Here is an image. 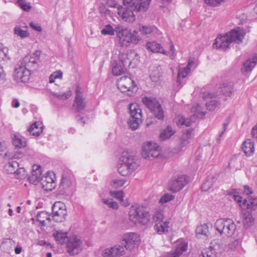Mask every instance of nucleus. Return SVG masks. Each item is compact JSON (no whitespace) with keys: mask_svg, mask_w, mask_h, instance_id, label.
<instances>
[{"mask_svg":"<svg viewBox=\"0 0 257 257\" xmlns=\"http://www.w3.org/2000/svg\"><path fill=\"white\" fill-rule=\"evenodd\" d=\"M194 136V130L193 129H187L183 134L181 142L178 146H176V150L181 151L184 150L186 146L190 143L189 140Z\"/></svg>","mask_w":257,"mask_h":257,"instance_id":"22","label":"nucleus"},{"mask_svg":"<svg viewBox=\"0 0 257 257\" xmlns=\"http://www.w3.org/2000/svg\"><path fill=\"white\" fill-rule=\"evenodd\" d=\"M53 235L56 240L61 244H64L66 239L69 238L67 236V232H63L62 231H57L56 233H54Z\"/></svg>","mask_w":257,"mask_h":257,"instance_id":"43","label":"nucleus"},{"mask_svg":"<svg viewBox=\"0 0 257 257\" xmlns=\"http://www.w3.org/2000/svg\"><path fill=\"white\" fill-rule=\"evenodd\" d=\"M41 175V167L39 165H35L33 166L32 174L28 178V179L31 183L37 184L38 182H40L42 178Z\"/></svg>","mask_w":257,"mask_h":257,"instance_id":"23","label":"nucleus"},{"mask_svg":"<svg viewBox=\"0 0 257 257\" xmlns=\"http://www.w3.org/2000/svg\"><path fill=\"white\" fill-rule=\"evenodd\" d=\"M174 198V196L169 193L164 194L160 199V202L162 203H167Z\"/></svg>","mask_w":257,"mask_h":257,"instance_id":"56","label":"nucleus"},{"mask_svg":"<svg viewBox=\"0 0 257 257\" xmlns=\"http://www.w3.org/2000/svg\"><path fill=\"white\" fill-rule=\"evenodd\" d=\"M125 181L122 179H114L112 180L111 186L115 188L121 187L124 184Z\"/></svg>","mask_w":257,"mask_h":257,"instance_id":"57","label":"nucleus"},{"mask_svg":"<svg viewBox=\"0 0 257 257\" xmlns=\"http://www.w3.org/2000/svg\"><path fill=\"white\" fill-rule=\"evenodd\" d=\"M53 219L57 222H61L65 219L67 210L65 205L60 201L55 202L52 206Z\"/></svg>","mask_w":257,"mask_h":257,"instance_id":"14","label":"nucleus"},{"mask_svg":"<svg viewBox=\"0 0 257 257\" xmlns=\"http://www.w3.org/2000/svg\"><path fill=\"white\" fill-rule=\"evenodd\" d=\"M189 72L190 70L186 67L179 68L178 73L177 83H180V78H185Z\"/></svg>","mask_w":257,"mask_h":257,"instance_id":"46","label":"nucleus"},{"mask_svg":"<svg viewBox=\"0 0 257 257\" xmlns=\"http://www.w3.org/2000/svg\"><path fill=\"white\" fill-rule=\"evenodd\" d=\"M6 76V74L4 71L3 67L0 65V81H3Z\"/></svg>","mask_w":257,"mask_h":257,"instance_id":"64","label":"nucleus"},{"mask_svg":"<svg viewBox=\"0 0 257 257\" xmlns=\"http://www.w3.org/2000/svg\"><path fill=\"white\" fill-rule=\"evenodd\" d=\"M227 125H228V123H224L223 124V129H222V131L220 133V134H219V135L218 136V137L217 139V143H220V142L221 141V139H222V138H221L222 136L223 135V134L224 133V132H225V131H226V130L227 128Z\"/></svg>","mask_w":257,"mask_h":257,"instance_id":"61","label":"nucleus"},{"mask_svg":"<svg viewBox=\"0 0 257 257\" xmlns=\"http://www.w3.org/2000/svg\"><path fill=\"white\" fill-rule=\"evenodd\" d=\"M14 33L21 38H25L29 36L30 34L27 30H22L20 26H16L14 28Z\"/></svg>","mask_w":257,"mask_h":257,"instance_id":"45","label":"nucleus"},{"mask_svg":"<svg viewBox=\"0 0 257 257\" xmlns=\"http://www.w3.org/2000/svg\"><path fill=\"white\" fill-rule=\"evenodd\" d=\"M114 32L115 31L112 26L108 24L101 30V33L104 35H108L111 36L114 35Z\"/></svg>","mask_w":257,"mask_h":257,"instance_id":"48","label":"nucleus"},{"mask_svg":"<svg viewBox=\"0 0 257 257\" xmlns=\"http://www.w3.org/2000/svg\"><path fill=\"white\" fill-rule=\"evenodd\" d=\"M225 0H204L207 5L212 7H218Z\"/></svg>","mask_w":257,"mask_h":257,"instance_id":"54","label":"nucleus"},{"mask_svg":"<svg viewBox=\"0 0 257 257\" xmlns=\"http://www.w3.org/2000/svg\"><path fill=\"white\" fill-rule=\"evenodd\" d=\"M243 223L245 228H248L253 224L254 219L250 211H246L244 213Z\"/></svg>","mask_w":257,"mask_h":257,"instance_id":"39","label":"nucleus"},{"mask_svg":"<svg viewBox=\"0 0 257 257\" xmlns=\"http://www.w3.org/2000/svg\"><path fill=\"white\" fill-rule=\"evenodd\" d=\"M245 35V31L240 28L231 30L229 33L226 34L231 43L234 42L238 44L242 42Z\"/></svg>","mask_w":257,"mask_h":257,"instance_id":"18","label":"nucleus"},{"mask_svg":"<svg viewBox=\"0 0 257 257\" xmlns=\"http://www.w3.org/2000/svg\"><path fill=\"white\" fill-rule=\"evenodd\" d=\"M216 179L213 175L208 176L203 182L201 188L203 191H207L215 182Z\"/></svg>","mask_w":257,"mask_h":257,"instance_id":"36","label":"nucleus"},{"mask_svg":"<svg viewBox=\"0 0 257 257\" xmlns=\"http://www.w3.org/2000/svg\"><path fill=\"white\" fill-rule=\"evenodd\" d=\"M125 246L121 244L116 245L110 248L105 249L103 253V257H117L123 255L125 253Z\"/></svg>","mask_w":257,"mask_h":257,"instance_id":"20","label":"nucleus"},{"mask_svg":"<svg viewBox=\"0 0 257 257\" xmlns=\"http://www.w3.org/2000/svg\"><path fill=\"white\" fill-rule=\"evenodd\" d=\"M242 149L246 156H250L254 151V143L250 140H247L243 143Z\"/></svg>","mask_w":257,"mask_h":257,"instance_id":"33","label":"nucleus"},{"mask_svg":"<svg viewBox=\"0 0 257 257\" xmlns=\"http://www.w3.org/2000/svg\"><path fill=\"white\" fill-rule=\"evenodd\" d=\"M187 243L182 242L178 245L175 250L172 253H169L167 257H179L184 251L187 250Z\"/></svg>","mask_w":257,"mask_h":257,"instance_id":"31","label":"nucleus"},{"mask_svg":"<svg viewBox=\"0 0 257 257\" xmlns=\"http://www.w3.org/2000/svg\"><path fill=\"white\" fill-rule=\"evenodd\" d=\"M31 75V72L20 63L16 66L14 71L13 77L18 83L28 82Z\"/></svg>","mask_w":257,"mask_h":257,"instance_id":"11","label":"nucleus"},{"mask_svg":"<svg viewBox=\"0 0 257 257\" xmlns=\"http://www.w3.org/2000/svg\"><path fill=\"white\" fill-rule=\"evenodd\" d=\"M102 200L103 202L109 207L113 209H117L118 207L117 203L112 199H103Z\"/></svg>","mask_w":257,"mask_h":257,"instance_id":"52","label":"nucleus"},{"mask_svg":"<svg viewBox=\"0 0 257 257\" xmlns=\"http://www.w3.org/2000/svg\"><path fill=\"white\" fill-rule=\"evenodd\" d=\"M140 241L139 236L137 233L129 232L123 235L120 244L124 245L126 249L130 250L135 246H138Z\"/></svg>","mask_w":257,"mask_h":257,"instance_id":"15","label":"nucleus"},{"mask_svg":"<svg viewBox=\"0 0 257 257\" xmlns=\"http://www.w3.org/2000/svg\"><path fill=\"white\" fill-rule=\"evenodd\" d=\"M151 0H123V7L118 8L117 14L122 20L133 23L135 20L134 12L147 11Z\"/></svg>","mask_w":257,"mask_h":257,"instance_id":"1","label":"nucleus"},{"mask_svg":"<svg viewBox=\"0 0 257 257\" xmlns=\"http://www.w3.org/2000/svg\"><path fill=\"white\" fill-rule=\"evenodd\" d=\"M175 132L173 130L172 127L170 125H168L160 135V139L161 141H165L170 138L174 134Z\"/></svg>","mask_w":257,"mask_h":257,"instance_id":"34","label":"nucleus"},{"mask_svg":"<svg viewBox=\"0 0 257 257\" xmlns=\"http://www.w3.org/2000/svg\"><path fill=\"white\" fill-rule=\"evenodd\" d=\"M75 95L73 106L75 107L76 111L79 112L84 109L86 102L81 88L79 86H76Z\"/></svg>","mask_w":257,"mask_h":257,"instance_id":"21","label":"nucleus"},{"mask_svg":"<svg viewBox=\"0 0 257 257\" xmlns=\"http://www.w3.org/2000/svg\"><path fill=\"white\" fill-rule=\"evenodd\" d=\"M179 122L181 125L189 126L191 125L192 121L189 118L182 117L180 118Z\"/></svg>","mask_w":257,"mask_h":257,"instance_id":"59","label":"nucleus"},{"mask_svg":"<svg viewBox=\"0 0 257 257\" xmlns=\"http://www.w3.org/2000/svg\"><path fill=\"white\" fill-rule=\"evenodd\" d=\"M14 242L10 239L4 241L1 245V249L6 253H10L13 251Z\"/></svg>","mask_w":257,"mask_h":257,"instance_id":"38","label":"nucleus"},{"mask_svg":"<svg viewBox=\"0 0 257 257\" xmlns=\"http://www.w3.org/2000/svg\"><path fill=\"white\" fill-rule=\"evenodd\" d=\"M55 174L53 173L47 172L45 176H42L40 181L42 188L46 191H52L55 188Z\"/></svg>","mask_w":257,"mask_h":257,"instance_id":"19","label":"nucleus"},{"mask_svg":"<svg viewBox=\"0 0 257 257\" xmlns=\"http://www.w3.org/2000/svg\"><path fill=\"white\" fill-rule=\"evenodd\" d=\"M216 230L220 234L232 236L236 230V225L233 221L230 218H220L217 219L215 223Z\"/></svg>","mask_w":257,"mask_h":257,"instance_id":"6","label":"nucleus"},{"mask_svg":"<svg viewBox=\"0 0 257 257\" xmlns=\"http://www.w3.org/2000/svg\"><path fill=\"white\" fill-rule=\"evenodd\" d=\"M139 29L141 33L143 35H149L156 33L158 29L156 27L150 25L144 26L140 24Z\"/></svg>","mask_w":257,"mask_h":257,"instance_id":"35","label":"nucleus"},{"mask_svg":"<svg viewBox=\"0 0 257 257\" xmlns=\"http://www.w3.org/2000/svg\"><path fill=\"white\" fill-rule=\"evenodd\" d=\"M231 43V42L225 34L224 36L218 37L216 39L215 42L213 44V47L217 49L219 48L225 50L229 48Z\"/></svg>","mask_w":257,"mask_h":257,"instance_id":"24","label":"nucleus"},{"mask_svg":"<svg viewBox=\"0 0 257 257\" xmlns=\"http://www.w3.org/2000/svg\"><path fill=\"white\" fill-rule=\"evenodd\" d=\"M191 111L196 113L197 115L201 114L202 116H204L205 112L202 111V107L199 104H196L191 108Z\"/></svg>","mask_w":257,"mask_h":257,"instance_id":"51","label":"nucleus"},{"mask_svg":"<svg viewBox=\"0 0 257 257\" xmlns=\"http://www.w3.org/2000/svg\"><path fill=\"white\" fill-rule=\"evenodd\" d=\"M37 221L40 222L41 226H44L46 225L45 221L47 220L49 222L51 221L50 215L45 211L39 212L37 215Z\"/></svg>","mask_w":257,"mask_h":257,"instance_id":"37","label":"nucleus"},{"mask_svg":"<svg viewBox=\"0 0 257 257\" xmlns=\"http://www.w3.org/2000/svg\"><path fill=\"white\" fill-rule=\"evenodd\" d=\"M19 167V164L16 161L9 162L5 166L6 171L8 174L15 175L16 172V169H17Z\"/></svg>","mask_w":257,"mask_h":257,"instance_id":"42","label":"nucleus"},{"mask_svg":"<svg viewBox=\"0 0 257 257\" xmlns=\"http://www.w3.org/2000/svg\"><path fill=\"white\" fill-rule=\"evenodd\" d=\"M17 3L19 6L26 12H28L31 9L30 4L26 2L24 0H18Z\"/></svg>","mask_w":257,"mask_h":257,"instance_id":"50","label":"nucleus"},{"mask_svg":"<svg viewBox=\"0 0 257 257\" xmlns=\"http://www.w3.org/2000/svg\"><path fill=\"white\" fill-rule=\"evenodd\" d=\"M163 214L161 211H157L153 216V220L158 223L162 222L163 219Z\"/></svg>","mask_w":257,"mask_h":257,"instance_id":"53","label":"nucleus"},{"mask_svg":"<svg viewBox=\"0 0 257 257\" xmlns=\"http://www.w3.org/2000/svg\"><path fill=\"white\" fill-rule=\"evenodd\" d=\"M30 26L31 28L38 32H41L42 31V28L38 24H35L33 22H31L30 23Z\"/></svg>","mask_w":257,"mask_h":257,"instance_id":"62","label":"nucleus"},{"mask_svg":"<svg viewBox=\"0 0 257 257\" xmlns=\"http://www.w3.org/2000/svg\"><path fill=\"white\" fill-rule=\"evenodd\" d=\"M257 64V55H254L251 58L248 59L243 63L241 68L242 73L250 72Z\"/></svg>","mask_w":257,"mask_h":257,"instance_id":"26","label":"nucleus"},{"mask_svg":"<svg viewBox=\"0 0 257 257\" xmlns=\"http://www.w3.org/2000/svg\"><path fill=\"white\" fill-rule=\"evenodd\" d=\"M138 163L132 156L124 153L119 158L117 170L121 175L126 176L131 174L138 168Z\"/></svg>","mask_w":257,"mask_h":257,"instance_id":"2","label":"nucleus"},{"mask_svg":"<svg viewBox=\"0 0 257 257\" xmlns=\"http://www.w3.org/2000/svg\"><path fill=\"white\" fill-rule=\"evenodd\" d=\"M67 251L71 255L77 254L82 249V241L76 236L73 235L67 239Z\"/></svg>","mask_w":257,"mask_h":257,"instance_id":"16","label":"nucleus"},{"mask_svg":"<svg viewBox=\"0 0 257 257\" xmlns=\"http://www.w3.org/2000/svg\"><path fill=\"white\" fill-rule=\"evenodd\" d=\"M12 143L18 149L24 148L27 146L25 139L19 135H14L12 137Z\"/></svg>","mask_w":257,"mask_h":257,"instance_id":"30","label":"nucleus"},{"mask_svg":"<svg viewBox=\"0 0 257 257\" xmlns=\"http://www.w3.org/2000/svg\"><path fill=\"white\" fill-rule=\"evenodd\" d=\"M43 124L38 121L33 123L28 130L30 135L34 136H39L42 132Z\"/></svg>","mask_w":257,"mask_h":257,"instance_id":"32","label":"nucleus"},{"mask_svg":"<svg viewBox=\"0 0 257 257\" xmlns=\"http://www.w3.org/2000/svg\"><path fill=\"white\" fill-rule=\"evenodd\" d=\"M117 85L118 89L122 92H127L129 96H131L133 92L137 90V86L134 84V81L126 76L120 77L117 80Z\"/></svg>","mask_w":257,"mask_h":257,"instance_id":"10","label":"nucleus"},{"mask_svg":"<svg viewBox=\"0 0 257 257\" xmlns=\"http://www.w3.org/2000/svg\"><path fill=\"white\" fill-rule=\"evenodd\" d=\"M62 72L60 70H59L52 74V77H54L55 79L61 78L62 77Z\"/></svg>","mask_w":257,"mask_h":257,"instance_id":"63","label":"nucleus"},{"mask_svg":"<svg viewBox=\"0 0 257 257\" xmlns=\"http://www.w3.org/2000/svg\"><path fill=\"white\" fill-rule=\"evenodd\" d=\"M146 48L153 53L167 54L166 51H165L162 45L155 41L148 42L146 44Z\"/></svg>","mask_w":257,"mask_h":257,"instance_id":"28","label":"nucleus"},{"mask_svg":"<svg viewBox=\"0 0 257 257\" xmlns=\"http://www.w3.org/2000/svg\"><path fill=\"white\" fill-rule=\"evenodd\" d=\"M14 176L17 179H22L25 178L27 176V174L24 168L18 167L17 169H16V172Z\"/></svg>","mask_w":257,"mask_h":257,"instance_id":"47","label":"nucleus"},{"mask_svg":"<svg viewBox=\"0 0 257 257\" xmlns=\"http://www.w3.org/2000/svg\"><path fill=\"white\" fill-rule=\"evenodd\" d=\"M202 252H206L207 254L211 256V257H216L215 249L212 247L203 249Z\"/></svg>","mask_w":257,"mask_h":257,"instance_id":"60","label":"nucleus"},{"mask_svg":"<svg viewBox=\"0 0 257 257\" xmlns=\"http://www.w3.org/2000/svg\"><path fill=\"white\" fill-rule=\"evenodd\" d=\"M188 182L187 176L181 175L174 177L169 182L167 188L174 193L180 191Z\"/></svg>","mask_w":257,"mask_h":257,"instance_id":"12","label":"nucleus"},{"mask_svg":"<svg viewBox=\"0 0 257 257\" xmlns=\"http://www.w3.org/2000/svg\"><path fill=\"white\" fill-rule=\"evenodd\" d=\"M163 69L160 65L152 66L150 67V77L152 81L158 82L162 77Z\"/></svg>","mask_w":257,"mask_h":257,"instance_id":"25","label":"nucleus"},{"mask_svg":"<svg viewBox=\"0 0 257 257\" xmlns=\"http://www.w3.org/2000/svg\"><path fill=\"white\" fill-rule=\"evenodd\" d=\"M9 49L7 47H3L0 46V61L3 60L5 58L10 59L8 56Z\"/></svg>","mask_w":257,"mask_h":257,"instance_id":"55","label":"nucleus"},{"mask_svg":"<svg viewBox=\"0 0 257 257\" xmlns=\"http://www.w3.org/2000/svg\"><path fill=\"white\" fill-rule=\"evenodd\" d=\"M115 32L118 38V44L122 47H127L131 43L137 44L140 40L138 33L136 30L131 32L127 29L117 28Z\"/></svg>","mask_w":257,"mask_h":257,"instance_id":"3","label":"nucleus"},{"mask_svg":"<svg viewBox=\"0 0 257 257\" xmlns=\"http://www.w3.org/2000/svg\"><path fill=\"white\" fill-rule=\"evenodd\" d=\"M41 54V51L37 50L32 54L26 56L20 63L29 69L31 72L37 71L40 62Z\"/></svg>","mask_w":257,"mask_h":257,"instance_id":"9","label":"nucleus"},{"mask_svg":"<svg viewBox=\"0 0 257 257\" xmlns=\"http://www.w3.org/2000/svg\"><path fill=\"white\" fill-rule=\"evenodd\" d=\"M242 209L255 210L257 209V198H249L248 200L244 199L242 204H240Z\"/></svg>","mask_w":257,"mask_h":257,"instance_id":"27","label":"nucleus"},{"mask_svg":"<svg viewBox=\"0 0 257 257\" xmlns=\"http://www.w3.org/2000/svg\"><path fill=\"white\" fill-rule=\"evenodd\" d=\"M160 155L159 146L156 143H147L143 146L142 156L145 159L157 158Z\"/></svg>","mask_w":257,"mask_h":257,"instance_id":"13","label":"nucleus"},{"mask_svg":"<svg viewBox=\"0 0 257 257\" xmlns=\"http://www.w3.org/2000/svg\"><path fill=\"white\" fill-rule=\"evenodd\" d=\"M53 95L59 99L66 100L70 97L71 92L70 91H68L64 93H53Z\"/></svg>","mask_w":257,"mask_h":257,"instance_id":"49","label":"nucleus"},{"mask_svg":"<svg viewBox=\"0 0 257 257\" xmlns=\"http://www.w3.org/2000/svg\"><path fill=\"white\" fill-rule=\"evenodd\" d=\"M131 118L128 123L132 130H137L142 121V110L136 103H131L129 106Z\"/></svg>","mask_w":257,"mask_h":257,"instance_id":"8","label":"nucleus"},{"mask_svg":"<svg viewBox=\"0 0 257 257\" xmlns=\"http://www.w3.org/2000/svg\"><path fill=\"white\" fill-rule=\"evenodd\" d=\"M219 90L224 96L230 97L232 92L234 91V89L231 84L228 82H224L221 85Z\"/></svg>","mask_w":257,"mask_h":257,"instance_id":"29","label":"nucleus"},{"mask_svg":"<svg viewBox=\"0 0 257 257\" xmlns=\"http://www.w3.org/2000/svg\"><path fill=\"white\" fill-rule=\"evenodd\" d=\"M196 235L207 236L209 233L208 227L206 224H203L197 227L196 229Z\"/></svg>","mask_w":257,"mask_h":257,"instance_id":"44","label":"nucleus"},{"mask_svg":"<svg viewBox=\"0 0 257 257\" xmlns=\"http://www.w3.org/2000/svg\"><path fill=\"white\" fill-rule=\"evenodd\" d=\"M142 102L153 113L155 118L163 120L164 117V110L158 100L154 97H145Z\"/></svg>","mask_w":257,"mask_h":257,"instance_id":"7","label":"nucleus"},{"mask_svg":"<svg viewBox=\"0 0 257 257\" xmlns=\"http://www.w3.org/2000/svg\"><path fill=\"white\" fill-rule=\"evenodd\" d=\"M71 185V182L67 178H63L59 187V192L60 194L66 193L68 189Z\"/></svg>","mask_w":257,"mask_h":257,"instance_id":"41","label":"nucleus"},{"mask_svg":"<svg viewBox=\"0 0 257 257\" xmlns=\"http://www.w3.org/2000/svg\"><path fill=\"white\" fill-rule=\"evenodd\" d=\"M113 197L118 199L120 202L123 201V192L122 191H115L112 193Z\"/></svg>","mask_w":257,"mask_h":257,"instance_id":"58","label":"nucleus"},{"mask_svg":"<svg viewBox=\"0 0 257 257\" xmlns=\"http://www.w3.org/2000/svg\"><path fill=\"white\" fill-rule=\"evenodd\" d=\"M129 219L135 224L140 223L146 225L149 223L150 215L143 206L138 205L131 207L129 211Z\"/></svg>","mask_w":257,"mask_h":257,"instance_id":"4","label":"nucleus"},{"mask_svg":"<svg viewBox=\"0 0 257 257\" xmlns=\"http://www.w3.org/2000/svg\"><path fill=\"white\" fill-rule=\"evenodd\" d=\"M169 222L165 221L156 223L154 226V228L156 231L160 234H161L168 231Z\"/></svg>","mask_w":257,"mask_h":257,"instance_id":"40","label":"nucleus"},{"mask_svg":"<svg viewBox=\"0 0 257 257\" xmlns=\"http://www.w3.org/2000/svg\"><path fill=\"white\" fill-rule=\"evenodd\" d=\"M137 56L135 51H130L126 54H122L120 57V60L112 67V73L114 75H120L126 71V67H129L133 60V58Z\"/></svg>","mask_w":257,"mask_h":257,"instance_id":"5","label":"nucleus"},{"mask_svg":"<svg viewBox=\"0 0 257 257\" xmlns=\"http://www.w3.org/2000/svg\"><path fill=\"white\" fill-rule=\"evenodd\" d=\"M219 94L211 93L210 92H203L201 93V97L205 100L211 99L209 101H207L206 103L207 109L210 111H213L220 104V102L218 100L214 99L216 98L219 99Z\"/></svg>","mask_w":257,"mask_h":257,"instance_id":"17","label":"nucleus"}]
</instances>
